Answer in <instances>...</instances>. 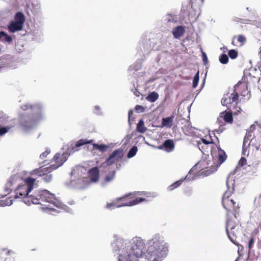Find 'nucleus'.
Listing matches in <instances>:
<instances>
[{
    "instance_id": "nucleus-37",
    "label": "nucleus",
    "mask_w": 261,
    "mask_h": 261,
    "mask_svg": "<svg viewBox=\"0 0 261 261\" xmlns=\"http://www.w3.org/2000/svg\"><path fill=\"white\" fill-rule=\"evenodd\" d=\"M43 210H49L50 211V214H54V212L59 213L60 211L55 210L53 207L50 206L49 205H47L45 207H43L42 208Z\"/></svg>"
},
{
    "instance_id": "nucleus-24",
    "label": "nucleus",
    "mask_w": 261,
    "mask_h": 261,
    "mask_svg": "<svg viewBox=\"0 0 261 261\" xmlns=\"http://www.w3.org/2000/svg\"><path fill=\"white\" fill-rule=\"evenodd\" d=\"M6 257L5 261H15V253L12 250H8L6 252Z\"/></svg>"
},
{
    "instance_id": "nucleus-13",
    "label": "nucleus",
    "mask_w": 261,
    "mask_h": 261,
    "mask_svg": "<svg viewBox=\"0 0 261 261\" xmlns=\"http://www.w3.org/2000/svg\"><path fill=\"white\" fill-rule=\"evenodd\" d=\"M163 147L165 148V150L168 152H170L173 150L174 148V144L173 140L170 139L165 140L163 144V146H159V148L162 149Z\"/></svg>"
},
{
    "instance_id": "nucleus-43",
    "label": "nucleus",
    "mask_w": 261,
    "mask_h": 261,
    "mask_svg": "<svg viewBox=\"0 0 261 261\" xmlns=\"http://www.w3.org/2000/svg\"><path fill=\"white\" fill-rule=\"evenodd\" d=\"M253 243H254V239H253V237H251V238H250V239L249 241V243H248V248L249 249H250L251 248Z\"/></svg>"
},
{
    "instance_id": "nucleus-30",
    "label": "nucleus",
    "mask_w": 261,
    "mask_h": 261,
    "mask_svg": "<svg viewBox=\"0 0 261 261\" xmlns=\"http://www.w3.org/2000/svg\"><path fill=\"white\" fill-rule=\"evenodd\" d=\"M92 142V140H91L89 141H86L84 139H81L76 143V144H75V147H79L86 144H90Z\"/></svg>"
},
{
    "instance_id": "nucleus-27",
    "label": "nucleus",
    "mask_w": 261,
    "mask_h": 261,
    "mask_svg": "<svg viewBox=\"0 0 261 261\" xmlns=\"http://www.w3.org/2000/svg\"><path fill=\"white\" fill-rule=\"evenodd\" d=\"M2 37H4V39L5 41L10 43L12 41V38L9 36L6 32L4 31H1L0 32V39Z\"/></svg>"
},
{
    "instance_id": "nucleus-45",
    "label": "nucleus",
    "mask_w": 261,
    "mask_h": 261,
    "mask_svg": "<svg viewBox=\"0 0 261 261\" xmlns=\"http://www.w3.org/2000/svg\"><path fill=\"white\" fill-rule=\"evenodd\" d=\"M231 178V174H230L229 175V176H228L227 177V181H226V185H227V186L228 188H229V182H230V179Z\"/></svg>"
},
{
    "instance_id": "nucleus-50",
    "label": "nucleus",
    "mask_w": 261,
    "mask_h": 261,
    "mask_svg": "<svg viewBox=\"0 0 261 261\" xmlns=\"http://www.w3.org/2000/svg\"><path fill=\"white\" fill-rule=\"evenodd\" d=\"M195 169V166L193 167L189 172V174H191Z\"/></svg>"
},
{
    "instance_id": "nucleus-5",
    "label": "nucleus",
    "mask_w": 261,
    "mask_h": 261,
    "mask_svg": "<svg viewBox=\"0 0 261 261\" xmlns=\"http://www.w3.org/2000/svg\"><path fill=\"white\" fill-rule=\"evenodd\" d=\"M14 18V19L11 21L8 25V29L11 33L21 31L25 20L24 15L21 12L16 13Z\"/></svg>"
},
{
    "instance_id": "nucleus-14",
    "label": "nucleus",
    "mask_w": 261,
    "mask_h": 261,
    "mask_svg": "<svg viewBox=\"0 0 261 261\" xmlns=\"http://www.w3.org/2000/svg\"><path fill=\"white\" fill-rule=\"evenodd\" d=\"M185 29L183 26L178 25L172 30V35L176 39L180 38L185 33Z\"/></svg>"
},
{
    "instance_id": "nucleus-3",
    "label": "nucleus",
    "mask_w": 261,
    "mask_h": 261,
    "mask_svg": "<svg viewBox=\"0 0 261 261\" xmlns=\"http://www.w3.org/2000/svg\"><path fill=\"white\" fill-rule=\"evenodd\" d=\"M20 108L29 113L20 114L18 126L23 133H31L37 128L39 122L45 117L43 113L44 106L41 102L26 103L21 105Z\"/></svg>"
},
{
    "instance_id": "nucleus-11",
    "label": "nucleus",
    "mask_w": 261,
    "mask_h": 261,
    "mask_svg": "<svg viewBox=\"0 0 261 261\" xmlns=\"http://www.w3.org/2000/svg\"><path fill=\"white\" fill-rule=\"evenodd\" d=\"M89 176L87 177L90 182H96L99 179V171L97 168H93L89 171Z\"/></svg>"
},
{
    "instance_id": "nucleus-23",
    "label": "nucleus",
    "mask_w": 261,
    "mask_h": 261,
    "mask_svg": "<svg viewBox=\"0 0 261 261\" xmlns=\"http://www.w3.org/2000/svg\"><path fill=\"white\" fill-rule=\"evenodd\" d=\"M159 97V94L155 92L150 93L146 97V99L150 102H153L155 101Z\"/></svg>"
},
{
    "instance_id": "nucleus-48",
    "label": "nucleus",
    "mask_w": 261,
    "mask_h": 261,
    "mask_svg": "<svg viewBox=\"0 0 261 261\" xmlns=\"http://www.w3.org/2000/svg\"><path fill=\"white\" fill-rule=\"evenodd\" d=\"M79 171L77 169V170H74L71 172V175L72 176V175L76 174L77 173H79V171Z\"/></svg>"
},
{
    "instance_id": "nucleus-51",
    "label": "nucleus",
    "mask_w": 261,
    "mask_h": 261,
    "mask_svg": "<svg viewBox=\"0 0 261 261\" xmlns=\"http://www.w3.org/2000/svg\"><path fill=\"white\" fill-rule=\"evenodd\" d=\"M247 134H249V138L250 139V140H251V139L253 138L252 137V135H251V132H248L247 133Z\"/></svg>"
},
{
    "instance_id": "nucleus-10",
    "label": "nucleus",
    "mask_w": 261,
    "mask_h": 261,
    "mask_svg": "<svg viewBox=\"0 0 261 261\" xmlns=\"http://www.w3.org/2000/svg\"><path fill=\"white\" fill-rule=\"evenodd\" d=\"M69 154L67 152H63L61 155L57 153L54 157V160L56 162V165L53 166V169H55L61 166L63 163L67 160Z\"/></svg>"
},
{
    "instance_id": "nucleus-46",
    "label": "nucleus",
    "mask_w": 261,
    "mask_h": 261,
    "mask_svg": "<svg viewBox=\"0 0 261 261\" xmlns=\"http://www.w3.org/2000/svg\"><path fill=\"white\" fill-rule=\"evenodd\" d=\"M202 142L205 144H209L210 143H212V141H206L205 139H202Z\"/></svg>"
},
{
    "instance_id": "nucleus-8",
    "label": "nucleus",
    "mask_w": 261,
    "mask_h": 261,
    "mask_svg": "<svg viewBox=\"0 0 261 261\" xmlns=\"http://www.w3.org/2000/svg\"><path fill=\"white\" fill-rule=\"evenodd\" d=\"M89 185V178L84 176H80L76 179L72 178L70 182L71 187L79 189H84L87 188Z\"/></svg>"
},
{
    "instance_id": "nucleus-28",
    "label": "nucleus",
    "mask_w": 261,
    "mask_h": 261,
    "mask_svg": "<svg viewBox=\"0 0 261 261\" xmlns=\"http://www.w3.org/2000/svg\"><path fill=\"white\" fill-rule=\"evenodd\" d=\"M138 150V148L136 146H133L130 150L128 151L127 153V158H131L134 156Z\"/></svg>"
},
{
    "instance_id": "nucleus-15",
    "label": "nucleus",
    "mask_w": 261,
    "mask_h": 261,
    "mask_svg": "<svg viewBox=\"0 0 261 261\" xmlns=\"http://www.w3.org/2000/svg\"><path fill=\"white\" fill-rule=\"evenodd\" d=\"M164 21L168 24L175 23L178 21L176 15L170 13L167 14L164 17Z\"/></svg>"
},
{
    "instance_id": "nucleus-7",
    "label": "nucleus",
    "mask_w": 261,
    "mask_h": 261,
    "mask_svg": "<svg viewBox=\"0 0 261 261\" xmlns=\"http://www.w3.org/2000/svg\"><path fill=\"white\" fill-rule=\"evenodd\" d=\"M123 149L119 148L114 150L109 156L107 160L101 165V167L106 168L112 165L116 162H119L123 157Z\"/></svg>"
},
{
    "instance_id": "nucleus-56",
    "label": "nucleus",
    "mask_w": 261,
    "mask_h": 261,
    "mask_svg": "<svg viewBox=\"0 0 261 261\" xmlns=\"http://www.w3.org/2000/svg\"><path fill=\"white\" fill-rule=\"evenodd\" d=\"M5 251V249H2V251L4 252V251Z\"/></svg>"
},
{
    "instance_id": "nucleus-47",
    "label": "nucleus",
    "mask_w": 261,
    "mask_h": 261,
    "mask_svg": "<svg viewBox=\"0 0 261 261\" xmlns=\"http://www.w3.org/2000/svg\"><path fill=\"white\" fill-rule=\"evenodd\" d=\"M134 93L137 97H139L140 94V92L138 91H137L136 89L134 92Z\"/></svg>"
},
{
    "instance_id": "nucleus-35",
    "label": "nucleus",
    "mask_w": 261,
    "mask_h": 261,
    "mask_svg": "<svg viewBox=\"0 0 261 261\" xmlns=\"http://www.w3.org/2000/svg\"><path fill=\"white\" fill-rule=\"evenodd\" d=\"M93 113L97 115L101 116L103 115V112L101 111V108L98 106H95L93 109Z\"/></svg>"
},
{
    "instance_id": "nucleus-31",
    "label": "nucleus",
    "mask_w": 261,
    "mask_h": 261,
    "mask_svg": "<svg viewBox=\"0 0 261 261\" xmlns=\"http://www.w3.org/2000/svg\"><path fill=\"white\" fill-rule=\"evenodd\" d=\"M228 56L231 59H234L238 56V51L234 49H230L228 51Z\"/></svg>"
},
{
    "instance_id": "nucleus-34",
    "label": "nucleus",
    "mask_w": 261,
    "mask_h": 261,
    "mask_svg": "<svg viewBox=\"0 0 261 261\" xmlns=\"http://www.w3.org/2000/svg\"><path fill=\"white\" fill-rule=\"evenodd\" d=\"M199 80V71L197 72L195 75L194 77L193 81V87L195 88L198 84Z\"/></svg>"
},
{
    "instance_id": "nucleus-26",
    "label": "nucleus",
    "mask_w": 261,
    "mask_h": 261,
    "mask_svg": "<svg viewBox=\"0 0 261 261\" xmlns=\"http://www.w3.org/2000/svg\"><path fill=\"white\" fill-rule=\"evenodd\" d=\"M250 139L249 138V134H246L243 142V151H244L245 148H247L250 144Z\"/></svg>"
},
{
    "instance_id": "nucleus-16",
    "label": "nucleus",
    "mask_w": 261,
    "mask_h": 261,
    "mask_svg": "<svg viewBox=\"0 0 261 261\" xmlns=\"http://www.w3.org/2000/svg\"><path fill=\"white\" fill-rule=\"evenodd\" d=\"M235 228V224L230 220H227L226 225V232L229 240L234 244H235L233 240L231 238L229 234V230L232 231Z\"/></svg>"
},
{
    "instance_id": "nucleus-36",
    "label": "nucleus",
    "mask_w": 261,
    "mask_h": 261,
    "mask_svg": "<svg viewBox=\"0 0 261 261\" xmlns=\"http://www.w3.org/2000/svg\"><path fill=\"white\" fill-rule=\"evenodd\" d=\"M11 128L10 126L2 127L0 128V136L4 135Z\"/></svg>"
},
{
    "instance_id": "nucleus-41",
    "label": "nucleus",
    "mask_w": 261,
    "mask_h": 261,
    "mask_svg": "<svg viewBox=\"0 0 261 261\" xmlns=\"http://www.w3.org/2000/svg\"><path fill=\"white\" fill-rule=\"evenodd\" d=\"M202 58L204 63L206 64L207 63L208 59L206 54L203 51L202 53Z\"/></svg>"
},
{
    "instance_id": "nucleus-4",
    "label": "nucleus",
    "mask_w": 261,
    "mask_h": 261,
    "mask_svg": "<svg viewBox=\"0 0 261 261\" xmlns=\"http://www.w3.org/2000/svg\"><path fill=\"white\" fill-rule=\"evenodd\" d=\"M137 195H144L146 197H153L155 196L154 194L146 192H136L134 193H129L124 196L117 198L112 202L108 203L106 208L110 210L115 208L122 206H131L135 205L140 202L146 201L144 197H138Z\"/></svg>"
},
{
    "instance_id": "nucleus-59",
    "label": "nucleus",
    "mask_w": 261,
    "mask_h": 261,
    "mask_svg": "<svg viewBox=\"0 0 261 261\" xmlns=\"http://www.w3.org/2000/svg\"><path fill=\"white\" fill-rule=\"evenodd\" d=\"M232 44L234 45V41H232Z\"/></svg>"
},
{
    "instance_id": "nucleus-55",
    "label": "nucleus",
    "mask_w": 261,
    "mask_h": 261,
    "mask_svg": "<svg viewBox=\"0 0 261 261\" xmlns=\"http://www.w3.org/2000/svg\"><path fill=\"white\" fill-rule=\"evenodd\" d=\"M246 9H247V10H248V11H250V8H249V7H247V8H246Z\"/></svg>"
},
{
    "instance_id": "nucleus-29",
    "label": "nucleus",
    "mask_w": 261,
    "mask_h": 261,
    "mask_svg": "<svg viewBox=\"0 0 261 261\" xmlns=\"http://www.w3.org/2000/svg\"><path fill=\"white\" fill-rule=\"evenodd\" d=\"M219 60L221 63L226 64L228 63L229 59L227 55L223 54L220 56Z\"/></svg>"
},
{
    "instance_id": "nucleus-40",
    "label": "nucleus",
    "mask_w": 261,
    "mask_h": 261,
    "mask_svg": "<svg viewBox=\"0 0 261 261\" xmlns=\"http://www.w3.org/2000/svg\"><path fill=\"white\" fill-rule=\"evenodd\" d=\"M247 163V160L244 157H242L239 162V165L243 166Z\"/></svg>"
},
{
    "instance_id": "nucleus-9",
    "label": "nucleus",
    "mask_w": 261,
    "mask_h": 261,
    "mask_svg": "<svg viewBox=\"0 0 261 261\" xmlns=\"http://www.w3.org/2000/svg\"><path fill=\"white\" fill-rule=\"evenodd\" d=\"M194 0H191L187 4H184L181 9V11L185 15H187L189 17H194L196 16V9L197 8Z\"/></svg>"
},
{
    "instance_id": "nucleus-54",
    "label": "nucleus",
    "mask_w": 261,
    "mask_h": 261,
    "mask_svg": "<svg viewBox=\"0 0 261 261\" xmlns=\"http://www.w3.org/2000/svg\"><path fill=\"white\" fill-rule=\"evenodd\" d=\"M231 184L232 186H234V180H231Z\"/></svg>"
},
{
    "instance_id": "nucleus-6",
    "label": "nucleus",
    "mask_w": 261,
    "mask_h": 261,
    "mask_svg": "<svg viewBox=\"0 0 261 261\" xmlns=\"http://www.w3.org/2000/svg\"><path fill=\"white\" fill-rule=\"evenodd\" d=\"M238 98V94L236 93L234 90L232 93H227L223 96L221 103L223 106H226L228 109L231 110L232 108H235Z\"/></svg>"
},
{
    "instance_id": "nucleus-33",
    "label": "nucleus",
    "mask_w": 261,
    "mask_h": 261,
    "mask_svg": "<svg viewBox=\"0 0 261 261\" xmlns=\"http://www.w3.org/2000/svg\"><path fill=\"white\" fill-rule=\"evenodd\" d=\"M115 176V171H113L112 173H111L109 175H107L106 176L105 181L108 182H110L114 179Z\"/></svg>"
},
{
    "instance_id": "nucleus-18",
    "label": "nucleus",
    "mask_w": 261,
    "mask_h": 261,
    "mask_svg": "<svg viewBox=\"0 0 261 261\" xmlns=\"http://www.w3.org/2000/svg\"><path fill=\"white\" fill-rule=\"evenodd\" d=\"M173 116L163 118L162 122L163 126L171 128L173 125Z\"/></svg>"
},
{
    "instance_id": "nucleus-21",
    "label": "nucleus",
    "mask_w": 261,
    "mask_h": 261,
    "mask_svg": "<svg viewBox=\"0 0 261 261\" xmlns=\"http://www.w3.org/2000/svg\"><path fill=\"white\" fill-rule=\"evenodd\" d=\"M147 128L144 126V123L142 119L139 120L137 124V130L140 133H144Z\"/></svg>"
},
{
    "instance_id": "nucleus-42",
    "label": "nucleus",
    "mask_w": 261,
    "mask_h": 261,
    "mask_svg": "<svg viewBox=\"0 0 261 261\" xmlns=\"http://www.w3.org/2000/svg\"><path fill=\"white\" fill-rule=\"evenodd\" d=\"M49 152L50 151L47 150L43 152L42 154H40V158H41L42 159H44L46 157V156L49 154Z\"/></svg>"
},
{
    "instance_id": "nucleus-58",
    "label": "nucleus",
    "mask_w": 261,
    "mask_h": 261,
    "mask_svg": "<svg viewBox=\"0 0 261 261\" xmlns=\"http://www.w3.org/2000/svg\"><path fill=\"white\" fill-rule=\"evenodd\" d=\"M234 217H235L236 218H237V215H236V213L234 214Z\"/></svg>"
},
{
    "instance_id": "nucleus-2",
    "label": "nucleus",
    "mask_w": 261,
    "mask_h": 261,
    "mask_svg": "<svg viewBox=\"0 0 261 261\" xmlns=\"http://www.w3.org/2000/svg\"><path fill=\"white\" fill-rule=\"evenodd\" d=\"M36 179L29 177L25 179H21L20 176L16 174L11 176L5 185L6 192L9 193L17 185L15 198L22 197V201L28 205L32 203L35 204L45 205L44 203H48L61 210L68 212L69 207L57 199L55 195L46 190H36L31 194L32 190L36 187Z\"/></svg>"
},
{
    "instance_id": "nucleus-60",
    "label": "nucleus",
    "mask_w": 261,
    "mask_h": 261,
    "mask_svg": "<svg viewBox=\"0 0 261 261\" xmlns=\"http://www.w3.org/2000/svg\"><path fill=\"white\" fill-rule=\"evenodd\" d=\"M46 168H43L42 170L43 171Z\"/></svg>"
},
{
    "instance_id": "nucleus-53",
    "label": "nucleus",
    "mask_w": 261,
    "mask_h": 261,
    "mask_svg": "<svg viewBox=\"0 0 261 261\" xmlns=\"http://www.w3.org/2000/svg\"><path fill=\"white\" fill-rule=\"evenodd\" d=\"M255 126L254 125H252L251 126V127H250V129H251V130H253V129H254L255 128Z\"/></svg>"
},
{
    "instance_id": "nucleus-57",
    "label": "nucleus",
    "mask_w": 261,
    "mask_h": 261,
    "mask_svg": "<svg viewBox=\"0 0 261 261\" xmlns=\"http://www.w3.org/2000/svg\"><path fill=\"white\" fill-rule=\"evenodd\" d=\"M135 69L136 70H138L139 69V68H135Z\"/></svg>"
},
{
    "instance_id": "nucleus-32",
    "label": "nucleus",
    "mask_w": 261,
    "mask_h": 261,
    "mask_svg": "<svg viewBox=\"0 0 261 261\" xmlns=\"http://www.w3.org/2000/svg\"><path fill=\"white\" fill-rule=\"evenodd\" d=\"M238 41L240 43V46H243L246 42V37L242 35H240L238 37Z\"/></svg>"
},
{
    "instance_id": "nucleus-44",
    "label": "nucleus",
    "mask_w": 261,
    "mask_h": 261,
    "mask_svg": "<svg viewBox=\"0 0 261 261\" xmlns=\"http://www.w3.org/2000/svg\"><path fill=\"white\" fill-rule=\"evenodd\" d=\"M133 114V111L132 110H130L128 111V121L129 123L130 122V117Z\"/></svg>"
},
{
    "instance_id": "nucleus-20",
    "label": "nucleus",
    "mask_w": 261,
    "mask_h": 261,
    "mask_svg": "<svg viewBox=\"0 0 261 261\" xmlns=\"http://www.w3.org/2000/svg\"><path fill=\"white\" fill-rule=\"evenodd\" d=\"M227 155L225 152V151L219 148L218 150V160L220 162V164L223 163L226 159Z\"/></svg>"
},
{
    "instance_id": "nucleus-22",
    "label": "nucleus",
    "mask_w": 261,
    "mask_h": 261,
    "mask_svg": "<svg viewBox=\"0 0 261 261\" xmlns=\"http://www.w3.org/2000/svg\"><path fill=\"white\" fill-rule=\"evenodd\" d=\"M92 145L94 149H97L102 152H105L109 147V145H107L98 144L96 143H93Z\"/></svg>"
},
{
    "instance_id": "nucleus-39",
    "label": "nucleus",
    "mask_w": 261,
    "mask_h": 261,
    "mask_svg": "<svg viewBox=\"0 0 261 261\" xmlns=\"http://www.w3.org/2000/svg\"><path fill=\"white\" fill-rule=\"evenodd\" d=\"M136 112L138 113H142L145 111V108L141 105H136L135 107Z\"/></svg>"
},
{
    "instance_id": "nucleus-49",
    "label": "nucleus",
    "mask_w": 261,
    "mask_h": 261,
    "mask_svg": "<svg viewBox=\"0 0 261 261\" xmlns=\"http://www.w3.org/2000/svg\"><path fill=\"white\" fill-rule=\"evenodd\" d=\"M77 170H80V171H81V172H82V173H83V171H85V172L86 171V169H84V168H83V167H80V168H79L77 169Z\"/></svg>"
},
{
    "instance_id": "nucleus-17",
    "label": "nucleus",
    "mask_w": 261,
    "mask_h": 261,
    "mask_svg": "<svg viewBox=\"0 0 261 261\" xmlns=\"http://www.w3.org/2000/svg\"><path fill=\"white\" fill-rule=\"evenodd\" d=\"M192 179H193V178H191L190 176H188V175H187L185 178H181L180 180L176 181L175 182H174L172 185H170L168 189H169V190H171V191L173 190L174 189L178 187L181 184V183L183 182V181L184 180L187 179L188 180H190Z\"/></svg>"
},
{
    "instance_id": "nucleus-19",
    "label": "nucleus",
    "mask_w": 261,
    "mask_h": 261,
    "mask_svg": "<svg viewBox=\"0 0 261 261\" xmlns=\"http://www.w3.org/2000/svg\"><path fill=\"white\" fill-rule=\"evenodd\" d=\"M220 118L223 119L226 122L230 123L232 121V115L230 112H223L220 114Z\"/></svg>"
},
{
    "instance_id": "nucleus-12",
    "label": "nucleus",
    "mask_w": 261,
    "mask_h": 261,
    "mask_svg": "<svg viewBox=\"0 0 261 261\" xmlns=\"http://www.w3.org/2000/svg\"><path fill=\"white\" fill-rule=\"evenodd\" d=\"M230 192L226 191L223 195L222 198V203L223 207L227 210V208L225 206V204H227L229 205L233 206V207H235L236 202L232 199H229V197L230 196Z\"/></svg>"
},
{
    "instance_id": "nucleus-52",
    "label": "nucleus",
    "mask_w": 261,
    "mask_h": 261,
    "mask_svg": "<svg viewBox=\"0 0 261 261\" xmlns=\"http://www.w3.org/2000/svg\"><path fill=\"white\" fill-rule=\"evenodd\" d=\"M134 68H135L134 66H130V67H129V68H128V71H130L133 70V69Z\"/></svg>"
},
{
    "instance_id": "nucleus-25",
    "label": "nucleus",
    "mask_w": 261,
    "mask_h": 261,
    "mask_svg": "<svg viewBox=\"0 0 261 261\" xmlns=\"http://www.w3.org/2000/svg\"><path fill=\"white\" fill-rule=\"evenodd\" d=\"M256 150H258L261 145V138L257 139L256 138L253 137L251 139V141Z\"/></svg>"
},
{
    "instance_id": "nucleus-1",
    "label": "nucleus",
    "mask_w": 261,
    "mask_h": 261,
    "mask_svg": "<svg viewBox=\"0 0 261 261\" xmlns=\"http://www.w3.org/2000/svg\"><path fill=\"white\" fill-rule=\"evenodd\" d=\"M141 237H135L129 242L118 234L113 235L111 243L112 251L117 256L118 261H124L135 256H144L148 261H163L168 255L169 245L160 233L154 234L146 243Z\"/></svg>"
},
{
    "instance_id": "nucleus-38",
    "label": "nucleus",
    "mask_w": 261,
    "mask_h": 261,
    "mask_svg": "<svg viewBox=\"0 0 261 261\" xmlns=\"http://www.w3.org/2000/svg\"><path fill=\"white\" fill-rule=\"evenodd\" d=\"M42 175L43 176L44 180L46 182H49L52 179V175L50 174L42 173Z\"/></svg>"
}]
</instances>
